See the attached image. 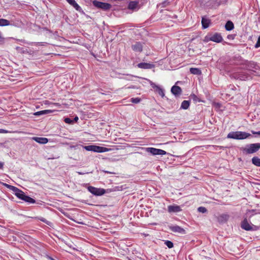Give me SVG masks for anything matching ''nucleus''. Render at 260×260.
Wrapping results in <instances>:
<instances>
[{
	"label": "nucleus",
	"instance_id": "nucleus-1",
	"mask_svg": "<svg viewBox=\"0 0 260 260\" xmlns=\"http://www.w3.org/2000/svg\"><path fill=\"white\" fill-rule=\"evenodd\" d=\"M251 137L250 134L241 131L231 132L227 136V138L236 140H243Z\"/></svg>",
	"mask_w": 260,
	"mask_h": 260
},
{
	"label": "nucleus",
	"instance_id": "nucleus-2",
	"mask_svg": "<svg viewBox=\"0 0 260 260\" xmlns=\"http://www.w3.org/2000/svg\"><path fill=\"white\" fill-rule=\"evenodd\" d=\"M260 149V143H253L246 145L242 148L243 152L245 154H252L257 152Z\"/></svg>",
	"mask_w": 260,
	"mask_h": 260
},
{
	"label": "nucleus",
	"instance_id": "nucleus-3",
	"mask_svg": "<svg viewBox=\"0 0 260 260\" xmlns=\"http://www.w3.org/2000/svg\"><path fill=\"white\" fill-rule=\"evenodd\" d=\"M245 68L252 75H257L259 74V73L257 72V71L259 69V67L254 61L246 62L245 63Z\"/></svg>",
	"mask_w": 260,
	"mask_h": 260
},
{
	"label": "nucleus",
	"instance_id": "nucleus-4",
	"mask_svg": "<svg viewBox=\"0 0 260 260\" xmlns=\"http://www.w3.org/2000/svg\"><path fill=\"white\" fill-rule=\"evenodd\" d=\"M84 149L87 151H93L95 152H107L109 149L107 148L96 146V145H88L82 146Z\"/></svg>",
	"mask_w": 260,
	"mask_h": 260
},
{
	"label": "nucleus",
	"instance_id": "nucleus-5",
	"mask_svg": "<svg viewBox=\"0 0 260 260\" xmlns=\"http://www.w3.org/2000/svg\"><path fill=\"white\" fill-rule=\"evenodd\" d=\"M241 226L242 229L247 231H257L258 229V227L257 226L249 223L246 219H245L243 221H242Z\"/></svg>",
	"mask_w": 260,
	"mask_h": 260
},
{
	"label": "nucleus",
	"instance_id": "nucleus-6",
	"mask_svg": "<svg viewBox=\"0 0 260 260\" xmlns=\"http://www.w3.org/2000/svg\"><path fill=\"white\" fill-rule=\"evenodd\" d=\"M235 77L241 80H246L251 79L252 77V75L248 71H242L236 73Z\"/></svg>",
	"mask_w": 260,
	"mask_h": 260
},
{
	"label": "nucleus",
	"instance_id": "nucleus-7",
	"mask_svg": "<svg viewBox=\"0 0 260 260\" xmlns=\"http://www.w3.org/2000/svg\"><path fill=\"white\" fill-rule=\"evenodd\" d=\"M92 4L95 7L101 9L104 11L109 10L112 7L111 5L109 3L101 2L96 0L93 1Z\"/></svg>",
	"mask_w": 260,
	"mask_h": 260
},
{
	"label": "nucleus",
	"instance_id": "nucleus-8",
	"mask_svg": "<svg viewBox=\"0 0 260 260\" xmlns=\"http://www.w3.org/2000/svg\"><path fill=\"white\" fill-rule=\"evenodd\" d=\"M144 149L145 150L146 152L150 153L153 155H165L167 153V152L165 150L153 147L145 148Z\"/></svg>",
	"mask_w": 260,
	"mask_h": 260
},
{
	"label": "nucleus",
	"instance_id": "nucleus-9",
	"mask_svg": "<svg viewBox=\"0 0 260 260\" xmlns=\"http://www.w3.org/2000/svg\"><path fill=\"white\" fill-rule=\"evenodd\" d=\"M87 189L92 194L97 196H102L106 192L103 188H98L91 186H88Z\"/></svg>",
	"mask_w": 260,
	"mask_h": 260
},
{
	"label": "nucleus",
	"instance_id": "nucleus-10",
	"mask_svg": "<svg viewBox=\"0 0 260 260\" xmlns=\"http://www.w3.org/2000/svg\"><path fill=\"white\" fill-rule=\"evenodd\" d=\"M205 40L207 41H211L216 43H220L222 41V37L219 33H215L213 35L206 36Z\"/></svg>",
	"mask_w": 260,
	"mask_h": 260
},
{
	"label": "nucleus",
	"instance_id": "nucleus-11",
	"mask_svg": "<svg viewBox=\"0 0 260 260\" xmlns=\"http://www.w3.org/2000/svg\"><path fill=\"white\" fill-rule=\"evenodd\" d=\"M6 185L7 186L8 188L11 189L15 192V194L17 197L23 200V198L25 196L24 192H23L22 190H20L19 189L14 186H12L8 184Z\"/></svg>",
	"mask_w": 260,
	"mask_h": 260
},
{
	"label": "nucleus",
	"instance_id": "nucleus-12",
	"mask_svg": "<svg viewBox=\"0 0 260 260\" xmlns=\"http://www.w3.org/2000/svg\"><path fill=\"white\" fill-rule=\"evenodd\" d=\"M151 86L155 90V91L157 92L162 97L165 96L164 90L158 85H156L152 81L150 82Z\"/></svg>",
	"mask_w": 260,
	"mask_h": 260
},
{
	"label": "nucleus",
	"instance_id": "nucleus-13",
	"mask_svg": "<svg viewBox=\"0 0 260 260\" xmlns=\"http://www.w3.org/2000/svg\"><path fill=\"white\" fill-rule=\"evenodd\" d=\"M181 211L182 209L180 206L173 204L168 206V211L170 213H178Z\"/></svg>",
	"mask_w": 260,
	"mask_h": 260
},
{
	"label": "nucleus",
	"instance_id": "nucleus-14",
	"mask_svg": "<svg viewBox=\"0 0 260 260\" xmlns=\"http://www.w3.org/2000/svg\"><path fill=\"white\" fill-rule=\"evenodd\" d=\"M143 44L139 42H137L132 45V48L135 52H141L143 50Z\"/></svg>",
	"mask_w": 260,
	"mask_h": 260
},
{
	"label": "nucleus",
	"instance_id": "nucleus-15",
	"mask_svg": "<svg viewBox=\"0 0 260 260\" xmlns=\"http://www.w3.org/2000/svg\"><path fill=\"white\" fill-rule=\"evenodd\" d=\"M140 8L139 2L137 1H131L128 5V9L133 11H137Z\"/></svg>",
	"mask_w": 260,
	"mask_h": 260
},
{
	"label": "nucleus",
	"instance_id": "nucleus-16",
	"mask_svg": "<svg viewBox=\"0 0 260 260\" xmlns=\"http://www.w3.org/2000/svg\"><path fill=\"white\" fill-rule=\"evenodd\" d=\"M169 229L171 231L175 233H178L181 234L185 233V230L178 225L170 226Z\"/></svg>",
	"mask_w": 260,
	"mask_h": 260
},
{
	"label": "nucleus",
	"instance_id": "nucleus-17",
	"mask_svg": "<svg viewBox=\"0 0 260 260\" xmlns=\"http://www.w3.org/2000/svg\"><path fill=\"white\" fill-rule=\"evenodd\" d=\"M137 67L140 69H151L154 67V65L149 63L141 62L137 64Z\"/></svg>",
	"mask_w": 260,
	"mask_h": 260
},
{
	"label": "nucleus",
	"instance_id": "nucleus-18",
	"mask_svg": "<svg viewBox=\"0 0 260 260\" xmlns=\"http://www.w3.org/2000/svg\"><path fill=\"white\" fill-rule=\"evenodd\" d=\"M32 139L35 141L36 142L41 144H45L48 143V139L44 137H32Z\"/></svg>",
	"mask_w": 260,
	"mask_h": 260
},
{
	"label": "nucleus",
	"instance_id": "nucleus-19",
	"mask_svg": "<svg viewBox=\"0 0 260 260\" xmlns=\"http://www.w3.org/2000/svg\"><path fill=\"white\" fill-rule=\"evenodd\" d=\"M171 92L175 96H178L181 94L182 89L180 87L174 85L171 88Z\"/></svg>",
	"mask_w": 260,
	"mask_h": 260
},
{
	"label": "nucleus",
	"instance_id": "nucleus-20",
	"mask_svg": "<svg viewBox=\"0 0 260 260\" xmlns=\"http://www.w3.org/2000/svg\"><path fill=\"white\" fill-rule=\"evenodd\" d=\"M211 24V20L206 18L205 17H203L202 18V27L204 29L208 28L210 24Z\"/></svg>",
	"mask_w": 260,
	"mask_h": 260
},
{
	"label": "nucleus",
	"instance_id": "nucleus-21",
	"mask_svg": "<svg viewBox=\"0 0 260 260\" xmlns=\"http://www.w3.org/2000/svg\"><path fill=\"white\" fill-rule=\"evenodd\" d=\"M67 1L76 10L79 11L80 9V7L76 2L75 0H67Z\"/></svg>",
	"mask_w": 260,
	"mask_h": 260
},
{
	"label": "nucleus",
	"instance_id": "nucleus-22",
	"mask_svg": "<svg viewBox=\"0 0 260 260\" xmlns=\"http://www.w3.org/2000/svg\"><path fill=\"white\" fill-rule=\"evenodd\" d=\"M234 27V23L231 21H228L225 25V28L228 31L232 30Z\"/></svg>",
	"mask_w": 260,
	"mask_h": 260
},
{
	"label": "nucleus",
	"instance_id": "nucleus-23",
	"mask_svg": "<svg viewBox=\"0 0 260 260\" xmlns=\"http://www.w3.org/2000/svg\"><path fill=\"white\" fill-rule=\"evenodd\" d=\"M52 112V110H45L35 112L34 115L40 116L43 114H47Z\"/></svg>",
	"mask_w": 260,
	"mask_h": 260
},
{
	"label": "nucleus",
	"instance_id": "nucleus-24",
	"mask_svg": "<svg viewBox=\"0 0 260 260\" xmlns=\"http://www.w3.org/2000/svg\"><path fill=\"white\" fill-rule=\"evenodd\" d=\"M229 215L227 214L220 215L218 217V221L220 222H225L229 219Z\"/></svg>",
	"mask_w": 260,
	"mask_h": 260
},
{
	"label": "nucleus",
	"instance_id": "nucleus-25",
	"mask_svg": "<svg viewBox=\"0 0 260 260\" xmlns=\"http://www.w3.org/2000/svg\"><path fill=\"white\" fill-rule=\"evenodd\" d=\"M189 105H190V102L189 101H183L182 103H181V107L180 108L181 109H187L189 106Z\"/></svg>",
	"mask_w": 260,
	"mask_h": 260
},
{
	"label": "nucleus",
	"instance_id": "nucleus-26",
	"mask_svg": "<svg viewBox=\"0 0 260 260\" xmlns=\"http://www.w3.org/2000/svg\"><path fill=\"white\" fill-rule=\"evenodd\" d=\"M190 73L193 75H200L201 74V70L198 68H191L189 70Z\"/></svg>",
	"mask_w": 260,
	"mask_h": 260
},
{
	"label": "nucleus",
	"instance_id": "nucleus-27",
	"mask_svg": "<svg viewBox=\"0 0 260 260\" xmlns=\"http://www.w3.org/2000/svg\"><path fill=\"white\" fill-rule=\"evenodd\" d=\"M252 163L256 166L260 167V158L254 156L252 158Z\"/></svg>",
	"mask_w": 260,
	"mask_h": 260
},
{
	"label": "nucleus",
	"instance_id": "nucleus-28",
	"mask_svg": "<svg viewBox=\"0 0 260 260\" xmlns=\"http://www.w3.org/2000/svg\"><path fill=\"white\" fill-rule=\"evenodd\" d=\"M10 25V22L8 20L5 19H0V26H5Z\"/></svg>",
	"mask_w": 260,
	"mask_h": 260
},
{
	"label": "nucleus",
	"instance_id": "nucleus-29",
	"mask_svg": "<svg viewBox=\"0 0 260 260\" xmlns=\"http://www.w3.org/2000/svg\"><path fill=\"white\" fill-rule=\"evenodd\" d=\"M23 200L25 201L26 202H28L29 203H35V200L34 199H33L32 198H31L30 197H28L26 195L25 196Z\"/></svg>",
	"mask_w": 260,
	"mask_h": 260
},
{
	"label": "nucleus",
	"instance_id": "nucleus-30",
	"mask_svg": "<svg viewBox=\"0 0 260 260\" xmlns=\"http://www.w3.org/2000/svg\"><path fill=\"white\" fill-rule=\"evenodd\" d=\"M165 244L169 248H171L173 247V243L170 241H166Z\"/></svg>",
	"mask_w": 260,
	"mask_h": 260
},
{
	"label": "nucleus",
	"instance_id": "nucleus-31",
	"mask_svg": "<svg viewBox=\"0 0 260 260\" xmlns=\"http://www.w3.org/2000/svg\"><path fill=\"white\" fill-rule=\"evenodd\" d=\"M198 211L201 213H204L207 211V210L205 207H200L198 208Z\"/></svg>",
	"mask_w": 260,
	"mask_h": 260
},
{
	"label": "nucleus",
	"instance_id": "nucleus-32",
	"mask_svg": "<svg viewBox=\"0 0 260 260\" xmlns=\"http://www.w3.org/2000/svg\"><path fill=\"white\" fill-rule=\"evenodd\" d=\"M131 101L133 103L137 104V103H139L141 101V100L139 98H132L131 99Z\"/></svg>",
	"mask_w": 260,
	"mask_h": 260
},
{
	"label": "nucleus",
	"instance_id": "nucleus-33",
	"mask_svg": "<svg viewBox=\"0 0 260 260\" xmlns=\"http://www.w3.org/2000/svg\"><path fill=\"white\" fill-rule=\"evenodd\" d=\"M64 122L66 123H68V124H71L73 123V120H72L70 118H66L64 120Z\"/></svg>",
	"mask_w": 260,
	"mask_h": 260
},
{
	"label": "nucleus",
	"instance_id": "nucleus-34",
	"mask_svg": "<svg viewBox=\"0 0 260 260\" xmlns=\"http://www.w3.org/2000/svg\"><path fill=\"white\" fill-rule=\"evenodd\" d=\"M259 47H260V36L258 37L257 42L256 43V44L255 45V47L256 48H258Z\"/></svg>",
	"mask_w": 260,
	"mask_h": 260
},
{
	"label": "nucleus",
	"instance_id": "nucleus-35",
	"mask_svg": "<svg viewBox=\"0 0 260 260\" xmlns=\"http://www.w3.org/2000/svg\"><path fill=\"white\" fill-rule=\"evenodd\" d=\"M4 38L2 36V33L0 31V44L4 42Z\"/></svg>",
	"mask_w": 260,
	"mask_h": 260
},
{
	"label": "nucleus",
	"instance_id": "nucleus-36",
	"mask_svg": "<svg viewBox=\"0 0 260 260\" xmlns=\"http://www.w3.org/2000/svg\"><path fill=\"white\" fill-rule=\"evenodd\" d=\"M8 131L4 129H0V133L6 134L8 133Z\"/></svg>",
	"mask_w": 260,
	"mask_h": 260
},
{
	"label": "nucleus",
	"instance_id": "nucleus-37",
	"mask_svg": "<svg viewBox=\"0 0 260 260\" xmlns=\"http://www.w3.org/2000/svg\"><path fill=\"white\" fill-rule=\"evenodd\" d=\"M4 163L0 161V169H3L4 167Z\"/></svg>",
	"mask_w": 260,
	"mask_h": 260
},
{
	"label": "nucleus",
	"instance_id": "nucleus-38",
	"mask_svg": "<svg viewBox=\"0 0 260 260\" xmlns=\"http://www.w3.org/2000/svg\"><path fill=\"white\" fill-rule=\"evenodd\" d=\"M78 145H71L70 146V148H74V149H76L77 148V147H78Z\"/></svg>",
	"mask_w": 260,
	"mask_h": 260
},
{
	"label": "nucleus",
	"instance_id": "nucleus-39",
	"mask_svg": "<svg viewBox=\"0 0 260 260\" xmlns=\"http://www.w3.org/2000/svg\"><path fill=\"white\" fill-rule=\"evenodd\" d=\"M228 39H234V37H233V36H232V35H229V36H228Z\"/></svg>",
	"mask_w": 260,
	"mask_h": 260
},
{
	"label": "nucleus",
	"instance_id": "nucleus-40",
	"mask_svg": "<svg viewBox=\"0 0 260 260\" xmlns=\"http://www.w3.org/2000/svg\"><path fill=\"white\" fill-rule=\"evenodd\" d=\"M74 121H77V120H78V117L77 116H76L74 119Z\"/></svg>",
	"mask_w": 260,
	"mask_h": 260
},
{
	"label": "nucleus",
	"instance_id": "nucleus-41",
	"mask_svg": "<svg viewBox=\"0 0 260 260\" xmlns=\"http://www.w3.org/2000/svg\"><path fill=\"white\" fill-rule=\"evenodd\" d=\"M78 173L79 174H80V175H83V174H85V173H82V172H78Z\"/></svg>",
	"mask_w": 260,
	"mask_h": 260
},
{
	"label": "nucleus",
	"instance_id": "nucleus-42",
	"mask_svg": "<svg viewBox=\"0 0 260 260\" xmlns=\"http://www.w3.org/2000/svg\"><path fill=\"white\" fill-rule=\"evenodd\" d=\"M256 132H254V131H252V133L253 134H256Z\"/></svg>",
	"mask_w": 260,
	"mask_h": 260
},
{
	"label": "nucleus",
	"instance_id": "nucleus-43",
	"mask_svg": "<svg viewBox=\"0 0 260 260\" xmlns=\"http://www.w3.org/2000/svg\"><path fill=\"white\" fill-rule=\"evenodd\" d=\"M256 132H254V131H252V133L253 134H256Z\"/></svg>",
	"mask_w": 260,
	"mask_h": 260
},
{
	"label": "nucleus",
	"instance_id": "nucleus-44",
	"mask_svg": "<svg viewBox=\"0 0 260 260\" xmlns=\"http://www.w3.org/2000/svg\"><path fill=\"white\" fill-rule=\"evenodd\" d=\"M256 134H257V135H260V131H259V132H256Z\"/></svg>",
	"mask_w": 260,
	"mask_h": 260
},
{
	"label": "nucleus",
	"instance_id": "nucleus-45",
	"mask_svg": "<svg viewBox=\"0 0 260 260\" xmlns=\"http://www.w3.org/2000/svg\"><path fill=\"white\" fill-rule=\"evenodd\" d=\"M45 102V104H47V103H48V101H46Z\"/></svg>",
	"mask_w": 260,
	"mask_h": 260
},
{
	"label": "nucleus",
	"instance_id": "nucleus-46",
	"mask_svg": "<svg viewBox=\"0 0 260 260\" xmlns=\"http://www.w3.org/2000/svg\"><path fill=\"white\" fill-rule=\"evenodd\" d=\"M193 96L194 97H196V96L194 94H193Z\"/></svg>",
	"mask_w": 260,
	"mask_h": 260
}]
</instances>
